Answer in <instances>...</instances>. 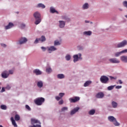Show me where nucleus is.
Segmentation results:
<instances>
[{
    "instance_id": "obj_1",
    "label": "nucleus",
    "mask_w": 127,
    "mask_h": 127,
    "mask_svg": "<svg viewBox=\"0 0 127 127\" xmlns=\"http://www.w3.org/2000/svg\"><path fill=\"white\" fill-rule=\"evenodd\" d=\"M34 17L36 19V21L35 22V24H39L41 22V15L40 13L38 12H35L34 13Z\"/></svg>"
},
{
    "instance_id": "obj_2",
    "label": "nucleus",
    "mask_w": 127,
    "mask_h": 127,
    "mask_svg": "<svg viewBox=\"0 0 127 127\" xmlns=\"http://www.w3.org/2000/svg\"><path fill=\"white\" fill-rule=\"evenodd\" d=\"M45 101V99L43 97H40L34 100V103L37 106H41L43 103Z\"/></svg>"
},
{
    "instance_id": "obj_3",
    "label": "nucleus",
    "mask_w": 127,
    "mask_h": 127,
    "mask_svg": "<svg viewBox=\"0 0 127 127\" xmlns=\"http://www.w3.org/2000/svg\"><path fill=\"white\" fill-rule=\"evenodd\" d=\"M108 119L109 122L113 123L116 127L120 126V123H118L117 119L114 116H109Z\"/></svg>"
},
{
    "instance_id": "obj_4",
    "label": "nucleus",
    "mask_w": 127,
    "mask_h": 127,
    "mask_svg": "<svg viewBox=\"0 0 127 127\" xmlns=\"http://www.w3.org/2000/svg\"><path fill=\"white\" fill-rule=\"evenodd\" d=\"M100 81L101 83L107 84L108 82H109V77H107L106 75H102L100 77Z\"/></svg>"
},
{
    "instance_id": "obj_5",
    "label": "nucleus",
    "mask_w": 127,
    "mask_h": 127,
    "mask_svg": "<svg viewBox=\"0 0 127 127\" xmlns=\"http://www.w3.org/2000/svg\"><path fill=\"white\" fill-rule=\"evenodd\" d=\"M127 44V42L126 40L123 41L121 43L118 44L117 45V46L116 47V48H121L122 47H125L126 45Z\"/></svg>"
},
{
    "instance_id": "obj_6",
    "label": "nucleus",
    "mask_w": 127,
    "mask_h": 127,
    "mask_svg": "<svg viewBox=\"0 0 127 127\" xmlns=\"http://www.w3.org/2000/svg\"><path fill=\"white\" fill-rule=\"evenodd\" d=\"M81 56H82V55L81 54H78V55H75L73 56V62L74 63L75 62H77L78 61V59H82V58H81Z\"/></svg>"
},
{
    "instance_id": "obj_7",
    "label": "nucleus",
    "mask_w": 127,
    "mask_h": 127,
    "mask_svg": "<svg viewBox=\"0 0 127 127\" xmlns=\"http://www.w3.org/2000/svg\"><path fill=\"white\" fill-rule=\"evenodd\" d=\"M78 101H80V97L77 96L69 99L70 103H76V102H78Z\"/></svg>"
},
{
    "instance_id": "obj_8",
    "label": "nucleus",
    "mask_w": 127,
    "mask_h": 127,
    "mask_svg": "<svg viewBox=\"0 0 127 127\" xmlns=\"http://www.w3.org/2000/svg\"><path fill=\"white\" fill-rule=\"evenodd\" d=\"M9 75V73H8V71L6 70L3 71V72H2L1 73V77L2 78H4V79L7 78V77H8Z\"/></svg>"
},
{
    "instance_id": "obj_9",
    "label": "nucleus",
    "mask_w": 127,
    "mask_h": 127,
    "mask_svg": "<svg viewBox=\"0 0 127 127\" xmlns=\"http://www.w3.org/2000/svg\"><path fill=\"white\" fill-rule=\"evenodd\" d=\"M109 61L110 63H113V64L120 63V61L116 58L110 59L109 60Z\"/></svg>"
},
{
    "instance_id": "obj_10",
    "label": "nucleus",
    "mask_w": 127,
    "mask_h": 127,
    "mask_svg": "<svg viewBox=\"0 0 127 127\" xmlns=\"http://www.w3.org/2000/svg\"><path fill=\"white\" fill-rule=\"evenodd\" d=\"M59 96L60 97L57 96L55 97V99L57 101H59V100H61V99H62V98H63V97H64V96H65V93H60L59 94Z\"/></svg>"
},
{
    "instance_id": "obj_11",
    "label": "nucleus",
    "mask_w": 127,
    "mask_h": 127,
    "mask_svg": "<svg viewBox=\"0 0 127 127\" xmlns=\"http://www.w3.org/2000/svg\"><path fill=\"white\" fill-rule=\"evenodd\" d=\"M104 96L105 95L103 92H99L96 94V98H97V99H102V98H104Z\"/></svg>"
},
{
    "instance_id": "obj_12",
    "label": "nucleus",
    "mask_w": 127,
    "mask_h": 127,
    "mask_svg": "<svg viewBox=\"0 0 127 127\" xmlns=\"http://www.w3.org/2000/svg\"><path fill=\"white\" fill-rule=\"evenodd\" d=\"M27 39L26 38H23L22 37L19 41V44H23L25 43V42H27Z\"/></svg>"
},
{
    "instance_id": "obj_13",
    "label": "nucleus",
    "mask_w": 127,
    "mask_h": 127,
    "mask_svg": "<svg viewBox=\"0 0 127 127\" xmlns=\"http://www.w3.org/2000/svg\"><path fill=\"white\" fill-rule=\"evenodd\" d=\"M47 48H48V51H49V53H51V52L55 51L56 50H57V49L55 48L54 46H51Z\"/></svg>"
},
{
    "instance_id": "obj_14",
    "label": "nucleus",
    "mask_w": 127,
    "mask_h": 127,
    "mask_svg": "<svg viewBox=\"0 0 127 127\" xmlns=\"http://www.w3.org/2000/svg\"><path fill=\"white\" fill-rule=\"evenodd\" d=\"M14 26V25L12 22H9L8 24L5 26V29H10V28H11V27H13Z\"/></svg>"
},
{
    "instance_id": "obj_15",
    "label": "nucleus",
    "mask_w": 127,
    "mask_h": 127,
    "mask_svg": "<svg viewBox=\"0 0 127 127\" xmlns=\"http://www.w3.org/2000/svg\"><path fill=\"white\" fill-rule=\"evenodd\" d=\"M33 73L36 74V75H41V74H42V72H41V71H40L38 69H36L34 70Z\"/></svg>"
},
{
    "instance_id": "obj_16",
    "label": "nucleus",
    "mask_w": 127,
    "mask_h": 127,
    "mask_svg": "<svg viewBox=\"0 0 127 127\" xmlns=\"http://www.w3.org/2000/svg\"><path fill=\"white\" fill-rule=\"evenodd\" d=\"M79 107H77L76 108H74L73 110H72L70 112V115H74V114H76L78 111H79Z\"/></svg>"
},
{
    "instance_id": "obj_17",
    "label": "nucleus",
    "mask_w": 127,
    "mask_h": 127,
    "mask_svg": "<svg viewBox=\"0 0 127 127\" xmlns=\"http://www.w3.org/2000/svg\"><path fill=\"white\" fill-rule=\"evenodd\" d=\"M121 61H123V62L127 63V56H121Z\"/></svg>"
},
{
    "instance_id": "obj_18",
    "label": "nucleus",
    "mask_w": 127,
    "mask_h": 127,
    "mask_svg": "<svg viewBox=\"0 0 127 127\" xmlns=\"http://www.w3.org/2000/svg\"><path fill=\"white\" fill-rule=\"evenodd\" d=\"M31 124H41L38 120L34 119H31Z\"/></svg>"
},
{
    "instance_id": "obj_19",
    "label": "nucleus",
    "mask_w": 127,
    "mask_h": 127,
    "mask_svg": "<svg viewBox=\"0 0 127 127\" xmlns=\"http://www.w3.org/2000/svg\"><path fill=\"white\" fill-rule=\"evenodd\" d=\"M10 120L12 122V124L14 127H17V125L16 124V123H15V121L13 119V117H11Z\"/></svg>"
},
{
    "instance_id": "obj_20",
    "label": "nucleus",
    "mask_w": 127,
    "mask_h": 127,
    "mask_svg": "<svg viewBox=\"0 0 127 127\" xmlns=\"http://www.w3.org/2000/svg\"><path fill=\"white\" fill-rule=\"evenodd\" d=\"M59 23H60V27L61 28H63V27L65 26V22H64V21H59Z\"/></svg>"
},
{
    "instance_id": "obj_21",
    "label": "nucleus",
    "mask_w": 127,
    "mask_h": 127,
    "mask_svg": "<svg viewBox=\"0 0 127 127\" xmlns=\"http://www.w3.org/2000/svg\"><path fill=\"white\" fill-rule=\"evenodd\" d=\"M39 41H41V42H44L46 40V38L44 36H42L40 38H39Z\"/></svg>"
},
{
    "instance_id": "obj_22",
    "label": "nucleus",
    "mask_w": 127,
    "mask_h": 127,
    "mask_svg": "<svg viewBox=\"0 0 127 127\" xmlns=\"http://www.w3.org/2000/svg\"><path fill=\"white\" fill-rule=\"evenodd\" d=\"M37 86L39 88H42V87H43V82H42V81H38L37 83Z\"/></svg>"
},
{
    "instance_id": "obj_23",
    "label": "nucleus",
    "mask_w": 127,
    "mask_h": 127,
    "mask_svg": "<svg viewBox=\"0 0 127 127\" xmlns=\"http://www.w3.org/2000/svg\"><path fill=\"white\" fill-rule=\"evenodd\" d=\"M57 77L58 79H64L65 78V76L63 74H58Z\"/></svg>"
},
{
    "instance_id": "obj_24",
    "label": "nucleus",
    "mask_w": 127,
    "mask_h": 127,
    "mask_svg": "<svg viewBox=\"0 0 127 127\" xmlns=\"http://www.w3.org/2000/svg\"><path fill=\"white\" fill-rule=\"evenodd\" d=\"M92 84V81H87L84 84V87H88L89 85H91Z\"/></svg>"
},
{
    "instance_id": "obj_25",
    "label": "nucleus",
    "mask_w": 127,
    "mask_h": 127,
    "mask_svg": "<svg viewBox=\"0 0 127 127\" xmlns=\"http://www.w3.org/2000/svg\"><path fill=\"white\" fill-rule=\"evenodd\" d=\"M50 12H52V13H54L55 12H56V13H58V11H56V10L52 7L50 8Z\"/></svg>"
},
{
    "instance_id": "obj_26",
    "label": "nucleus",
    "mask_w": 127,
    "mask_h": 127,
    "mask_svg": "<svg viewBox=\"0 0 127 127\" xmlns=\"http://www.w3.org/2000/svg\"><path fill=\"white\" fill-rule=\"evenodd\" d=\"M113 108H116L118 107V103L115 101L112 102Z\"/></svg>"
},
{
    "instance_id": "obj_27",
    "label": "nucleus",
    "mask_w": 127,
    "mask_h": 127,
    "mask_svg": "<svg viewBox=\"0 0 127 127\" xmlns=\"http://www.w3.org/2000/svg\"><path fill=\"white\" fill-rule=\"evenodd\" d=\"M83 34H84V35L90 36L92 34V32L91 31H85L84 32H83Z\"/></svg>"
},
{
    "instance_id": "obj_28",
    "label": "nucleus",
    "mask_w": 127,
    "mask_h": 127,
    "mask_svg": "<svg viewBox=\"0 0 127 127\" xmlns=\"http://www.w3.org/2000/svg\"><path fill=\"white\" fill-rule=\"evenodd\" d=\"M95 113H96V111L94 109H92L89 112V114L91 116H92L94 115V114H95Z\"/></svg>"
},
{
    "instance_id": "obj_29",
    "label": "nucleus",
    "mask_w": 127,
    "mask_h": 127,
    "mask_svg": "<svg viewBox=\"0 0 127 127\" xmlns=\"http://www.w3.org/2000/svg\"><path fill=\"white\" fill-rule=\"evenodd\" d=\"M20 120V117H19V115L16 114L15 115V120L17 121H19Z\"/></svg>"
},
{
    "instance_id": "obj_30",
    "label": "nucleus",
    "mask_w": 127,
    "mask_h": 127,
    "mask_svg": "<svg viewBox=\"0 0 127 127\" xmlns=\"http://www.w3.org/2000/svg\"><path fill=\"white\" fill-rule=\"evenodd\" d=\"M38 7H42V8H45V5L42 3H39L37 6Z\"/></svg>"
},
{
    "instance_id": "obj_31",
    "label": "nucleus",
    "mask_w": 127,
    "mask_h": 127,
    "mask_svg": "<svg viewBox=\"0 0 127 127\" xmlns=\"http://www.w3.org/2000/svg\"><path fill=\"white\" fill-rule=\"evenodd\" d=\"M89 6V4H88V3H85L83 5V8L84 9H87Z\"/></svg>"
},
{
    "instance_id": "obj_32",
    "label": "nucleus",
    "mask_w": 127,
    "mask_h": 127,
    "mask_svg": "<svg viewBox=\"0 0 127 127\" xmlns=\"http://www.w3.org/2000/svg\"><path fill=\"white\" fill-rule=\"evenodd\" d=\"M114 88H115V85H114V86L111 85V86H108L107 88V89L108 90V91H111V90H113V89H114Z\"/></svg>"
},
{
    "instance_id": "obj_33",
    "label": "nucleus",
    "mask_w": 127,
    "mask_h": 127,
    "mask_svg": "<svg viewBox=\"0 0 127 127\" xmlns=\"http://www.w3.org/2000/svg\"><path fill=\"white\" fill-rule=\"evenodd\" d=\"M65 59L67 61H69V60H70V59H71V56H70V55H67L65 56Z\"/></svg>"
},
{
    "instance_id": "obj_34",
    "label": "nucleus",
    "mask_w": 127,
    "mask_h": 127,
    "mask_svg": "<svg viewBox=\"0 0 127 127\" xmlns=\"http://www.w3.org/2000/svg\"><path fill=\"white\" fill-rule=\"evenodd\" d=\"M46 72L47 73H51L52 72V69H51L50 67H48L46 69Z\"/></svg>"
},
{
    "instance_id": "obj_35",
    "label": "nucleus",
    "mask_w": 127,
    "mask_h": 127,
    "mask_svg": "<svg viewBox=\"0 0 127 127\" xmlns=\"http://www.w3.org/2000/svg\"><path fill=\"white\" fill-rule=\"evenodd\" d=\"M0 108L1 109V110H6L7 107L6 106L4 105H2L0 106Z\"/></svg>"
},
{
    "instance_id": "obj_36",
    "label": "nucleus",
    "mask_w": 127,
    "mask_h": 127,
    "mask_svg": "<svg viewBox=\"0 0 127 127\" xmlns=\"http://www.w3.org/2000/svg\"><path fill=\"white\" fill-rule=\"evenodd\" d=\"M121 54H122V52H117L115 54V56L116 57H119V56H120V55H121Z\"/></svg>"
},
{
    "instance_id": "obj_37",
    "label": "nucleus",
    "mask_w": 127,
    "mask_h": 127,
    "mask_svg": "<svg viewBox=\"0 0 127 127\" xmlns=\"http://www.w3.org/2000/svg\"><path fill=\"white\" fill-rule=\"evenodd\" d=\"M68 110V107H64L62 108V112H64V111H67Z\"/></svg>"
},
{
    "instance_id": "obj_38",
    "label": "nucleus",
    "mask_w": 127,
    "mask_h": 127,
    "mask_svg": "<svg viewBox=\"0 0 127 127\" xmlns=\"http://www.w3.org/2000/svg\"><path fill=\"white\" fill-rule=\"evenodd\" d=\"M60 42L58 41H55L54 42V45H60Z\"/></svg>"
},
{
    "instance_id": "obj_39",
    "label": "nucleus",
    "mask_w": 127,
    "mask_h": 127,
    "mask_svg": "<svg viewBox=\"0 0 127 127\" xmlns=\"http://www.w3.org/2000/svg\"><path fill=\"white\" fill-rule=\"evenodd\" d=\"M25 108L27 110H28V111H31V108H30V107H29V106L26 105L25 106Z\"/></svg>"
},
{
    "instance_id": "obj_40",
    "label": "nucleus",
    "mask_w": 127,
    "mask_h": 127,
    "mask_svg": "<svg viewBox=\"0 0 127 127\" xmlns=\"http://www.w3.org/2000/svg\"><path fill=\"white\" fill-rule=\"evenodd\" d=\"M124 6L127 8V1H124L123 3Z\"/></svg>"
},
{
    "instance_id": "obj_41",
    "label": "nucleus",
    "mask_w": 127,
    "mask_h": 127,
    "mask_svg": "<svg viewBox=\"0 0 127 127\" xmlns=\"http://www.w3.org/2000/svg\"><path fill=\"white\" fill-rule=\"evenodd\" d=\"M64 104V101H63V99H61L59 102V105H63Z\"/></svg>"
},
{
    "instance_id": "obj_42",
    "label": "nucleus",
    "mask_w": 127,
    "mask_h": 127,
    "mask_svg": "<svg viewBox=\"0 0 127 127\" xmlns=\"http://www.w3.org/2000/svg\"><path fill=\"white\" fill-rule=\"evenodd\" d=\"M38 42H39V39H36L35 41H34V43L35 44H37V43H38Z\"/></svg>"
},
{
    "instance_id": "obj_43",
    "label": "nucleus",
    "mask_w": 127,
    "mask_h": 127,
    "mask_svg": "<svg viewBox=\"0 0 127 127\" xmlns=\"http://www.w3.org/2000/svg\"><path fill=\"white\" fill-rule=\"evenodd\" d=\"M29 127H41V125H36L31 126Z\"/></svg>"
},
{
    "instance_id": "obj_44",
    "label": "nucleus",
    "mask_w": 127,
    "mask_h": 127,
    "mask_svg": "<svg viewBox=\"0 0 127 127\" xmlns=\"http://www.w3.org/2000/svg\"><path fill=\"white\" fill-rule=\"evenodd\" d=\"M121 52H122V54L123 53H127V49H125L123 51H122Z\"/></svg>"
},
{
    "instance_id": "obj_45",
    "label": "nucleus",
    "mask_w": 127,
    "mask_h": 127,
    "mask_svg": "<svg viewBox=\"0 0 127 127\" xmlns=\"http://www.w3.org/2000/svg\"><path fill=\"white\" fill-rule=\"evenodd\" d=\"M110 77V79L111 80H113V79H115V80H116V79H117V77H113V76H109Z\"/></svg>"
},
{
    "instance_id": "obj_46",
    "label": "nucleus",
    "mask_w": 127,
    "mask_h": 127,
    "mask_svg": "<svg viewBox=\"0 0 127 127\" xmlns=\"http://www.w3.org/2000/svg\"><path fill=\"white\" fill-rule=\"evenodd\" d=\"M41 49L43 50V51H46V48L44 47H42Z\"/></svg>"
},
{
    "instance_id": "obj_47",
    "label": "nucleus",
    "mask_w": 127,
    "mask_h": 127,
    "mask_svg": "<svg viewBox=\"0 0 127 127\" xmlns=\"http://www.w3.org/2000/svg\"><path fill=\"white\" fill-rule=\"evenodd\" d=\"M121 88H122V85H118L116 87V89H121Z\"/></svg>"
},
{
    "instance_id": "obj_48",
    "label": "nucleus",
    "mask_w": 127,
    "mask_h": 127,
    "mask_svg": "<svg viewBox=\"0 0 127 127\" xmlns=\"http://www.w3.org/2000/svg\"><path fill=\"white\" fill-rule=\"evenodd\" d=\"M8 73H9V74H13V70H9Z\"/></svg>"
},
{
    "instance_id": "obj_49",
    "label": "nucleus",
    "mask_w": 127,
    "mask_h": 127,
    "mask_svg": "<svg viewBox=\"0 0 127 127\" xmlns=\"http://www.w3.org/2000/svg\"><path fill=\"white\" fill-rule=\"evenodd\" d=\"M21 28H24V27H25V24H22L21 25Z\"/></svg>"
},
{
    "instance_id": "obj_50",
    "label": "nucleus",
    "mask_w": 127,
    "mask_h": 127,
    "mask_svg": "<svg viewBox=\"0 0 127 127\" xmlns=\"http://www.w3.org/2000/svg\"><path fill=\"white\" fill-rule=\"evenodd\" d=\"M5 91V90L4 89V88L2 87L1 90V93H3V92H4Z\"/></svg>"
},
{
    "instance_id": "obj_51",
    "label": "nucleus",
    "mask_w": 127,
    "mask_h": 127,
    "mask_svg": "<svg viewBox=\"0 0 127 127\" xmlns=\"http://www.w3.org/2000/svg\"><path fill=\"white\" fill-rule=\"evenodd\" d=\"M1 46H2L3 47H6V45L4 44H1Z\"/></svg>"
},
{
    "instance_id": "obj_52",
    "label": "nucleus",
    "mask_w": 127,
    "mask_h": 127,
    "mask_svg": "<svg viewBox=\"0 0 127 127\" xmlns=\"http://www.w3.org/2000/svg\"><path fill=\"white\" fill-rule=\"evenodd\" d=\"M118 82H119V84H123V81H122V80H119Z\"/></svg>"
},
{
    "instance_id": "obj_53",
    "label": "nucleus",
    "mask_w": 127,
    "mask_h": 127,
    "mask_svg": "<svg viewBox=\"0 0 127 127\" xmlns=\"http://www.w3.org/2000/svg\"><path fill=\"white\" fill-rule=\"evenodd\" d=\"M64 19H65V20H67V21H70V19L68 18H64Z\"/></svg>"
},
{
    "instance_id": "obj_54",
    "label": "nucleus",
    "mask_w": 127,
    "mask_h": 127,
    "mask_svg": "<svg viewBox=\"0 0 127 127\" xmlns=\"http://www.w3.org/2000/svg\"><path fill=\"white\" fill-rule=\"evenodd\" d=\"M85 22H86V23H89V21L85 20Z\"/></svg>"
},
{
    "instance_id": "obj_55",
    "label": "nucleus",
    "mask_w": 127,
    "mask_h": 127,
    "mask_svg": "<svg viewBox=\"0 0 127 127\" xmlns=\"http://www.w3.org/2000/svg\"><path fill=\"white\" fill-rule=\"evenodd\" d=\"M125 17H126V18H127V15H125Z\"/></svg>"
},
{
    "instance_id": "obj_56",
    "label": "nucleus",
    "mask_w": 127,
    "mask_h": 127,
    "mask_svg": "<svg viewBox=\"0 0 127 127\" xmlns=\"http://www.w3.org/2000/svg\"><path fill=\"white\" fill-rule=\"evenodd\" d=\"M0 89H1V87H0Z\"/></svg>"
}]
</instances>
